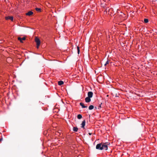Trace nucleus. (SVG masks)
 <instances>
[{
  "label": "nucleus",
  "instance_id": "20e7f679",
  "mask_svg": "<svg viewBox=\"0 0 157 157\" xmlns=\"http://www.w3.org/2000/svg\"><path fill=\"white\" fill-rule=\"evenodd\" d=\"M88 97L91 98L93 97V93L91 91H89L88 92L87 94Z\"/></svg>",
  "mask_w": 157,
  "mask_h": 157
},
{
  "label": "nucleus",
  "instance_id": "412c9836",
  "mask_svg": "<svg viewBox=\"0 0 157 157\" xmlns=\"http://www.w3.org/2000/svg\"><path fill=\"white\" fill-rule=\"evenodd\" d=\"M2 139H0V142L2 140Z\"/></svg>",
  "mask_w": 157,
  "mask_h": 157
},
{
  "label": "nucleus",
  "instance_id": "6e6552de",
  "mask_svg": "<svg viewBox=\"0 0 157 157\" xmlns=\"http://www.w3.org/2000/svg\"><path fill=\"white\" fill-rule=\"evenodd\" d=\"M80 105L82 106V108H86L87 107V106H85L84 105V104L82 102H80Z\"/></svg>",
  "mask_w": 157,
  "mask_h": 157
},
{
  "label": "nucleus",
  "instance_id": "2eb2a0df",
  "mask_svg": "<svg viewBox=\"0 0 157 157\" xmlns=\"http://www.w3.org/2000/svg\"><path fill=\"white\" fill-rule=\"evenodd\" d=\"M77 49L78 54H79V52H80V49H79V48L78 46H77Z\"/></svg>",
  "mask_w": 157,
  "mask_h": 157
},
{
  "label": "nucleus",
  "instance_id": "ddd939ff",
  "mask_svg": "<svg viewBox=\"0 0 157 157\" xmlns=\"http://www.w3.org/2000/svg\"><path fill=\"white\" fill-rule=\"evenodd\" d=\"M94 108V106L93 105H90L89 107V109L90 110H92Z\"/></svg>",
  "mask_w": 157,
  "mask_h": 157
},
{
  "label": "nucleus",
  "instance_id": "9b49d317",
  "mask_svg": "<svg viewBox=\"0 0 157 157\" xmlns=\"http://www.w3.org/2000/svg\"><path fill=\"white\" fill-rule=\"evenodd\" d=\"M77 117L78 119H80L82 118V116L81 114H79L77 115Z\"/></svg>",
  "mask_w": 157,
  "mask_h": 157
},
{
  "label": "nucleus",
  "instance_id": "aec40b11",
  "mask_svg": "<svg viewBox=\"0 0 157 157\" xmlns=\"http://www.w3.org/2000/svg\"><path fill=\"white\" fill-rule=\"evenodd\" d=\"M92 134V133H89V134L90 135H91Z\"/></svg>",
  "mask_w": 157,
  "mask_h": 157
},
{
  "label": "nucleus",
  "instance_id": "1a4fd4ad",
  "mask_svg": "<svg viewBox=\"0 0 157 157\" xmlns=\"http://www.w3.org/2000/svg\"><path fill=\"white\" fill-rule=\"evenodd\" d=\"M26 39L25 37L24 36L23 38H20V43H23L22 40H25Z\"/></svg>",
  "mask_w": 157,
  "mask_h": 157
},
{
  "label": "nucleus",
  "instance_id": "f3484780",
  "mask_svg": "<svg viewBox=\"0 0 157 157\" xmlns=\"http://www.w3.org/2000/svg\"><path fill=\"white\" fill-rule=\"evenodd\" d=\"M102 104V103H101V104H100L99 106H98V109H99L100 108H101L102 107V106H101V105Z\"/></svg>",
  "mask_w": 157,
  "mask_h": 157
},
{
  "label": "nucleus",
  "instance_id": "423d86ee",
  "mask_svg": "<svg viewBox=\"0 0 157 157\" xmlns=\"http://www.w3.org/2000/svg\"><path fill=\"white\" fill-rule=\"evenodd\" d=\"M85 123H86V121H85V120H84L82 122V124H81V125H82V126H81V127L84 129L85 128V127H84V126L85 125Z\"/></svg>",
  "mask_w": 157,
  "mask_h": 157
},
{
  "label": "nucleus",
  "instance_id": "4be33fe9",
  "mask_svg": "<svg viewBox=\"0 0 157 157\" xmlns=\"http://www.w3.org/2000/svg\"><path fill=\"white\" fill-rule=\"evenodd\" d=\"M95 108L96 109H97V107H95Z\"/></svg>",
  "mask_w": 157,
  "mask_h": 157
},
{
  "label": "nucleus",
  "instance_id": "6ab92c4d",
  "mask_svg": "<svg viewBox=\"0 0 157 157\" xmlns=\"http://www.w3.org/2000/svg\"><path fill=\"white\" fill-rule=\"evenodd\" d=\"M20 37H18V39L19 40H20Z\"/></svg>",
  "mask_w": 157,
  "mask_h": 157
},
{
  "label": "nucleus",
  "instance_id": "9d476101",
  "mask_svg": "<svg viewBox=\"0 0 157 157\" xmlns=\"http://www.w3.org/2000/svg\"><path fill=\"white\" fill-rule=\"evenodd\" d=\"M63 82L62 81H58V84L60 86L63 85Z\"/></svg>",
  "mask_w": 157,
  "mask_h": 157
},
{
  "label": "nucleus",
  "instance_id": "a211bd4d",
  "mask_svg": "<svg viewBox=\"0 0 157 157\" xmlns=\"http://www.w3.org/2000/svg\"><path fill=\"white\" fill-rule=\"evenodd\" d=\"M109 63V61L107 60L106 62L104 64L105 66H106L107 64Z\"/></svg>",
  "mask_w": 157,
  "mask_h": 157
},
{
  "label": "nucleus",
  "instance_id": "7ed1b4c3",
  "mask_svg": "<svg viewBox=\"0 0 157 157\" xmlns=\"http://www.w3.org/2000/svg\"><path fill=\"white\" fill-rule=\"evenodd\" d=\"M5 19L6 20H11V21H13V17L12 16H8L7 17H5Z\"/></svg>",
  "mask_w": 157,
  "mask_h": 157
},
{
  "label": "nucleus",
  "instance_id": "39448f33",
  "mask_svg": "<svg viewBox=\"0 0 157 157\" xmlns=\"http://www.w3.org/2000/svg\"><path fill=\"white\" fill-rule=\"evenodd\" d=\"M91 98H89V97H86L85 98V101L86 102H87V103H88V102H90V101H91V99H90Z\"/></svg>",
  "mask_w": 157,
  "mask_h": 157
},
{
  "label": "nucleus",
  "instance_id": "dca6fc26",
  "mask_svg": "<svg viewBox=\"0 0 157 157\" xmlns=\"http://www.w3.org/2000/svg\"><path fill=\"white\" fill-rule=\"evenodd\" d=\"M144 21L145 23H147L148 22V20L147 19H144Z\"/></svg>",
  "mask_w": 157,
  "mask_h": 157
},
{
  "label": "nucleus",
  "instance_id": "f257e3e1",
  "mask_svg": "<svg viewBox=\"0 0 157 157\" xmlns=\"http://www.w3.org/2000/svg\"><path fill=\"white\" fill-rule=\"evenodd\" d=\"M109 144V143H99L97 145L96 149L99 150L105 149L106 150L108 149V145Z\"/></svg>",
  "mask_w": 157,
  "mask_h": 157
},
{
  "label": "nucleus",
  "instance_id": "4468645a",
  "mask_svg": "<svg viewBox=\"0 0 157 157\" xmlns=\"http://www.w3.org/2000/svg\"><path fill=\"white\" fill-rule=\"evenodd\" d=\"M35 9L36 11L38 12H40L41 11V9L40 8H35Z\"/></svg>",
  "mask_w": 157,
  "mask_h": 157
},
{
  "label": "nucleus",
  "instance_id": "f03ea898",
  "mask_svg": "<svg viewBox=\"0 0 157 157\" xmlns=\"http://www.w3.org/2000/svg\"><path fill=\"white\" fill-rule=\"evenodd\" d=\"M35 41L36 43L37 48H38L40 44V41L38 38L36 37L35 38Z\"/></svg>",
  "mask_w": 157,
  "mask_h": 157
},
{
  "label": "nucleus",
  "instance_id": "f8f14e48",
  "mask_svg": "<svg viewBox=\"0 0 157 157\" xmlns=\"http://www.w3.org/2000/svg\"><path fill=\"white\" fill-rule=\"evenodd\" d=\"M78 130V129L77 127H74L73 128V131L75 132H77Z\"/></svg>",
  "mask_w": 157,
  "mask_h": 157
},
{
  "label": "nucleus",
  "instance_id": "0eeeda50",
  "mask_svg": "<svg viewBox=\"0 0 157 157\" xmlns=\"http://www.w3.org/2000/svg\"><path fill=\"white\" fill-rule=\"evenodd\" d=\"M33 12L31 11H29L28 12L26 13V15L30 16L32 15L33 14Z\"/></svg>",
  "mask_w": 157,
  "mask_h": 157
}]
</instances>
